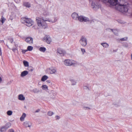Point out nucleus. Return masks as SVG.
I'll use <instances>...</instances> for the list:
<instances>
[{"mask_svg":"<svg viewBox=\"0 0 132 132\" xmlns=\"http://www.w3.org/2000/svg\"><path fill=\"white\" fill-rule=\"evenodd\" d=\"M70 80L71 83L72 85H76V82L74 79H70Z\"/></svg>","mask_w":132,"mask_h":132,"instance_id":"obj_23","label":"nucleus"},{"mask_svg":"<svg viewBox=\"0 0 132 132\" xmlns=\"http://www.w3.org/2000/svg\"><path fill=\"white\" fill-rule=\"evenodd\" d=\"M29 68H31V69L30 70L31 71H33V69H32V68L31 67H30Z\"/></svg>","mask_w":132,"mask_h":132,"instance_id":"obj_48","label":"nucleus"},{"mask_svg":"<svg viewBox=\"0 0 132 132\" xmlns=\"http://www.w3.org/2000/svg\"><path fill=\"white\" fill-rule=\"evenodd\" d=\"M64 64L67 66H70L74 65L75 63V61L72 60H65L64 61Z\"/></svg>","mask_w":132,"mask_h":132,"instance_id":"obj_6","label":"nucleus"},{"mask_svg":"<svg viewBox=\"0 0 132 132\" xmlns=\"http://www.w3.org/2000/svg\"><path fill=\"white\" fill-rule=\"evenodd\" d=\"M54 98V97H53V98Z\"/></svg>","mask_w":132,"mask_h":132,"instance_id":"obj_54","label":"nucleus"},{"mask_svg":"<svg viewBox=\"0 0 132 132\" xmlns=\"http://www.w3.org/2000/svg\"><path fill=\"white\" fill-rule=\"evenodd\" d=\"M77 20H78L81 22H87L89 21V19L88 18L82 16H78Z\"/></svg>","mask_w":132,"mask_h":132,"instance_id":"obj_7","label":"nucleus"},{"mask_svg":"<svg viewBox=\"0 0 132 132\" xmlns=\"http://www.w3.org/2000/svg\"><path fill=\"white\" fill-rule=\"evenodd\" d=\"M81 51L82 52L83 54H84V53L85 52V50L84 49L81 48Z\"/></svg>","mask_w":132,"mask_h":132,"instance_id":"obj_41","label":"nucleus"},{"mask_svg":"<svg viewBox=\"0 0 132 132\" xmlns=\"http://www.w3.org/2000/svg\"><path fill=\"white\" fill-rule=\"evenodd\" d=\"M118 7L119 10L121 12H126L128 11V7L127 5L119 4Z\"/></svg>","mask_w":132,"mask_h":132,"instance_id":"obj_3","label":"nucleus"},{"mask_svg":"<svg viewBox=\"0 0 132 132\" xmlns=\"http://www.w3.org/2000/svg\"><path fill=\"white\" fill-rule=\"evenodd\" d=\"M48 21L52 23H54L56 22L57 20V18H54V20H52L51 19L48 18Z\"/></svg>","mask_w":132,"mask_h":132,"instance_id":"obj_16","label":"nucleus"},{"mask_svg":"<svg viewBox=\"0 0 132 132\" xmlns=\"http://www.w3.org/2000/svg\"><path fill=\"white\" fill-rule=\"evenodd\" d=\"M18 99L20 100L24 101L25 100V97L22 94H21L18 96Z\"/></svg>","mask_w":132,"mask_h":132,"instance_id":"obj_15","label":"nucleus"},{"mask_svg":"<svg viewBox=\"0 0 132 132\" xmlns=\"http://www.w3.org/2000/svg\"><path fill=\"white\" fill-rule=\"evenodd\" d=\"M128 39V37H125L120 39V40L121 41H126Z\"/></svg>","mask_w":132,"mask_h":132,"instance_id":"obj_31","label":"nucleus"},{"mask_svg":"<svg viewBox=\"0 0 132 132\" xmlns=\"http://www.w3.org/2000/svg\"><path fill=\"white\" fill-rule=\"evenodd\" d=\"M46 82H47V83H50V82H51V81L50 80H47V81H46Z\"/></svg>","mask_w":132,"mask_h":132,"instance_id":"obj_50","label":"nucleus"},{"mask_svg":"<svg viewBox=\"0 0 132 132\" xmlns=\"http://www.w3.org/2000/svg\"><path fill=\"white\" fill-rule=\"evenodd\" d=\"M57 54H59L61 56H64L65 54V51L60 48L57 49Z\"/></svg>","mask_w":132,"mask_h":132,"instance_id":"obj_8","label":"nucleus"},{"mask_svg":"<svg viewBox=\"0 0 132 132\" xmlns=\"http://www.w3.org/2000/svg\"><path fill=\"white\" fill-rule=\"evenodd\" d=\"M11 124L10 123L8 122L6 124L5 126H4L5 127L6 130L7 129L11 126Z\"/></svg>","mask_w":132,"mask_h":132,"instance_id":"obj_21","label":"nucleus"},{"mask_svg":"<svg viewBox=\"0 0 132 132\" xmlns=\"http://www.w3.org/2000/svg\"><path fill=\"white\" fill-rule=\"evenodd\" d=\"M71 16L72 18L74 20H77L78 15V14L75 12L73 13L72 15Z\"/></svg>","mask_w":132,"mask_h":132,"instance_id":"obj_13","label":"nucleus"},{"mask_svg":"<svg viewBox=\"0 0 132 132\" xmlns=\"http://www.w3.org/2000/svg\"><path fill=\"white\" fill-rule=\"evenodd\" d=\"M101 45L105 48L108 47L109 46V44L106 43H102Z\"/></svg>","mask_w":132,"mask_h":132,"instance_id":"obj_19","label":"nucleus"},{"mask_svg":"<svg viewBox=\"0 0 132 132\" xmlns=\"http://www.w3.org/2000/svg\"><path fill=\"white\" fill-rule=\"evenodd\" d=\"M92 8H94L95 7V6H96L95 5V3L93 2H92Z\"/></svg>","mask_w":132,"mask_h":132,"instance_id":"obj_36","label":"nucleus"},{"mask_svg":"<svg viewBox=\"0 0 132 132\" xmlns=\"http://www.w3.org/2000/svg\"><path fill=\"white\" fill-rule=\"evenodd\" d=\"M46 71L48 74H55L56 72V69L54 67L48 68L47 69Z\"/></svg>","mask_w":132,"mask_h":132,"instance_id":"obj_5","label":"nucleus"},{"mask_svg":"<svg viewBox=\"0 0 132 132\" xmlns=\"http://www.w3.org/2000/svg\"><path fill=\"white\" fill-rule=\"evenodd\" d=\"M44 40L48 44H50L51 42V39L49 35H46L44 37Z\"/></svg>","mask_w":132,"mask_h":132,"instance_id":"obj_9","label":"nucleus"},{"mask_svg":"<svg viewBox=\"0 0 132 132\" xmlns=\"http://www.w3.org/2000/svg\"><path fill=\"white\" fill-rule=\"evenodd\" d=\"M111 30L112 31V32H113L114 34L117 35H118V31L116 30L111 29Z\"/></svg>","mask_w":132,"mask_h":132,"instance_id":"obj_27","label":"nucleus"},{"mask_svg":"<svg viewBox=\"0 0 132 132\" xmlns=\"http://www.w3.org/2000/svg\"><path fill=\"white\" fill-rule=\"evenodd\" d=\"M28 74V72L26 70L22 72L21 74V76L23 77L27 75Z\"/></svg>","mask_w":132,"mask_h":132,"instance_id":"obj_14","label":"nucleus"},{"mask_svg":"<svg viewBox=\"0 0 132 132\" xmlns=\"http://www.w3.org/2000/svg\"><path fill=\"white\" fill-rule=\"evenodd\" d=\"M12 50L14 52H15L16 50H17V49L16 48H13Z\"/></svg>","mask_w":132,"mask_h":132,"instance_id":"obj_42","label":"nucleus"},{"mask_svg":"<svg viewBox=\"0 0 132 132\" xmlns=\"http://www.w3.org/2000/svg\"><path fill=\"white\" fill-rule=\"evenodd\" d=\"M43 14L47 16L49 15L50 14V13L47 10H45L43 12Z\"/></svg>","mask_w":132,"mask_h":132,"instance_id":"obj_22","label":"nucleus"},{"mask_svg":"<svg viewBox=\"0 0 132 132\" xmlns=\"http://www.w3.org/2000/svg\"><path fill=\"white\" fill-rule=\"evenodd\" d=\"M9 132H14V131L12 129H10L9 130Z\"/></svg>","mask_w":132,"mask_h":132,"instance_id":"obj_46","label":"nucleus"},{"mask_svg":"<svg viewBox=\"0 0 132 132\" xmlns=\"http://www.w3.org/2000/svg\"><path fill=\"white\" fill-rule=\"evenodd\" d=\"M7 113L9 116H11L12 114V112L11 111H8L7 112Z\"/></svg>","mask_w":132,"mask_h":132,"instance_id":"obj_32","label":"nucleus"},{"mask_svg":"<svg viewBox=\"0 0 132 132\" xmlns=\"http://www.w3.org/2000/svg\"><path fill=\"white\" fill-rule=\"evenodd\" d=\"M7 47H8V48H9V46H7Z\"/></svg>","mask_w":132,"mask_h":132,"instance_id":"obj_53","label":"nucleus"},{"mask_svg":"<svg viewBox=\"0 0 132 132\" xmlns=\"http://www.w3.org/2000/svg\"><path fill=\"white\" fill-rule=\"evenodd\" d=\"M55 118L56 120H59L60 118V117L59 116H56L55 117Z\"/></svg>","mask_w":132,"mask_h":132,"instance_id":"obj_40","label":"nucleus"},{"mask_svg":"<svg viewBox=\"0 0 132 132\" xmlns=\"http://www.w3.org/2000/svg\"><path fill=\"white\" fill-rule=\"evenodd\" d=\"M84 88L85 89L88 90H90V88L86 86H84Z\"/></svg>","mask_w":132,"mask_h":132,"instance_id":"obj_38","label":"nucleus"},{"mask_svg":"<svg viewBox=\"0 0 132 132\" xmlns=\"http://www.w3.org/2000/svg\"><path fill=\"white\" fill-rule=\"evenodd\" d=\"M27 51V50H22V52L23 54H24Z\"/></svg>","mask_w":132,"mask_h":132,"instance_id":"obj_43","label":"nucleus"},{"mask_svg":"<svg viewBox=\"0 0 132 132\" xmlns=\"http://www.w3.org/2000/svg\"><path fill=\"white\" fill-rule=\"evenodd\" d=\"M43 89L44 90H45L46 89H47L48 87L46 85H43L42 86Z\"/></svg>","mask_w":132,"mask_h":132,"instance_id":"obj_34","label":"nucleus"},{"mask_svg":"<svg viewBox=\"0 0 132 132\" xmlns=\"http://www.w3.org/2000/svg\"><path fill=\"white\" fill-rule=\"evenodd\" d=\"M118 0H108V2L110 4L113 6H116L118 4Z\"/></svg>","mask_w":132,"mask_h":132,"instance_id":"obj_10","label":"nucleus"},{"mask_svg":"<svg viewBox=\"0 0 132 132\" xmlns=\"http://www.w3.org/2000/svg\"><path fill=\"white\" fill-rule=\"evenodd\" d=\"M40 111V110L39 109H37L36 110V111H35V112L36 113H37L38 112H39Z\"/></svg>","mask_w":132,"mask_h":132,"instance_id":"obj_45","label":"nucleus"},{"mask_svg":"<svg viewBox=\"0 0 132 132\" xmlns=\"http://www.w3.org/2000/svg\"><path fill=\"white\" fill-rule=\"evenodd\" d=\"M26 41L30 44H33V39L31 37H28L26 39Z\"/></svg>","mask_w":132,"mask_h":132,"instance_id":"obj_11","label":"nucleus"},{"mask_svg":"<svg viewBox=\"0 0 132 132\" xmlns=\"http://www.w3.org/2000/svg\"><path fill=\"white\" fill-rule=\"evenodd\" d=\"M21 22L28 27L31 26L34 23L33 21L30 19L26 18H22L21 20Z\"/></svg>","mask_w":132,"mask_h":132,"instance_id":"obj_2","label":"nucleus"},{"mask_svg":"<svg viewBox=\"0 0 132 132\" xmlns=\"http://www.w3.org/2000/svg\"><path fill=\"white\" fill-rule=\"evenodd\" d=\"M23 125L26 127H30L31 126L32 123L29 121H26L23 123Z\"/></svg>","mask_w":132,"mask_h":132,"instance_id":"obj_12","label":"nucleus"},{"mask_svg":"<svg viewBox=\"0 0 132 132\" xmlns=\"http://www.w3.org/2000/svg\"><path fill=\"white\" fill-rule=\"evenodd\" d=\"M131 59L132 60V54L131 55Z\"/></svg>","mask_w":132,"mask_h":132,"instance_id":"obj_52","label":"nucleus"},{"mask_svg":"<svg viewBox=\"0 0 132 132\" xmlns=\"http://www.w3.org/2000/svg\"><path fill=\"white\" fill-rule=\"evenodd\" d=\"M23 63L25 67H28L29 66V63L27 61H24Z\"/></svg>","mask_w":132,"mask_h":132,"instance_id":"obj_26","label":"nucleus"},{"mask_svg":"<svg viewBox=\"0 0 132 132\" xmlns=\"http://www.w3.org/2000/svg\"><path fill=\"white\" fill-rule=\"evenodd\" d=\"M36 20L37 24L39 27L44 29H45L47 27V24L46 22L48 21L47 18L37 17Z\"/></svg>","mask_w":132,"mask_h":132,"instance_id":"obj_1","label":"nucleus"},{"mask_svg":"<svg viewBox=\"0 0 132 132\" xmlns=\"http://www.w3.org/2000/svg\"><path fill=\"white\" fill-rule=\"evenodd\" d=\"M26 116V114L24 113H23L22 116L20 118V121H23L24 120V118Z\"/></svg>","mask_w":132,"mask_h":132,"instance_id":"obj_17","label":"nucleus"},{"mask_svg":"<svg viewBox=\"0 0 132 132\" xmlns=\"http://www.w3.org/2000/svg\"><path fill=\"white\" fill-rule=\"evenodd\" d=\"M82 109H83L86 110H90V108L89 107L86 106H83L82 107Z\"/></svg>","mask_w":132,"mask_h":132,"instance_id":"obj_33","label":"nucleus"},{"mask_svg":"<svg viewBox=\"0 0 132 132\" xmlns=\"http://www.w3.org/2000/svg\"><path fill=\"white\" fill-rule=\"evenodd\" d=\"M52 94H53V95L54 96H55L56 95V93L55 92H52Z\"/></svg>","mask_w":132,"mask_h":132,"instance_id":"obj_44","label":"nucleus"},{"mask_svg":"<svg viewBox=\"0 0 132 132\" xmlns=\"http://www.w3.org/2000/svg\"><path fill=\"white\" fill-rule=\"evenodd\" d=\"M79 42L82 46H85L87 44V39L85 36H82Z\"/></svg>","mask_w":132,"mask_h":132,"instance_id":"obj_4","label":"nucleus"},{"mask_svg":"<svg viewBox=\"0 0 132 132\" xmlns=\"http://www.w3.org/2000/svg\"><path fill=\"white\" fill-rule=\"evenodd\" d=\"M1 19L2 22V23H3L5 21V19L3 16H2Z\"/></svg>","mask_w":132,"mask_h":132,"instance_id":"obj_35","label":"nucleus"},{"mask_svg":"<svg viewBox=\"0 0 132 132\" xmlns=\"http://www.w3.org/2000/svg\"><path fill=\"white\" fill-rule=\"evenodd\" d=\"M40 90L36 88H35L33 90V92L35 93H38L40 92Z\"/></svg>","mask_w":132,"mask_h":132,"instance_id":"obj_29","label":"nucleus"},{"mask_svg":"<svg viewBox=\"0 0 132 132\" xmlns=\"http://www.w3.org/2000/svg\"><path fill=\"white\" fill-rule=\"evenodd\" d=\"M123 46L126 47H128V44L127 43H125L123 45Z\"/></svg>","mask_w":132,"mask_h":132,"instance_id":"obj_37","label":"nucleus"},{"mask_svg":"<svg viewBox=\"0 0 132 132\" xmlns=\"http://www.w3.org/2000/svg\"><path fill=\"white\" fill-rule=\"evenodd\" d=\"M6 131V129L4 126H2L0 128V132H5Z\"/></svg>","mask_w":132,"mask_h":132,"instance_id":"obj_24","label":"nucleus"},{"mask_svg":"<svg viewBox=\"0 0 132 132\" xmlns=\"http://www.w3.org/2000/svg\"><path fill=\"white\" fill-rule=\"evenodd\" d=\"M23 5L27 7H29L31 6L30 4L28 2H24L23 3Z\"/></svg>","mask_w":132,"mask_h":132,"instance_id":"obj_18","label":"nucleus"},{"mask_svg":"<svg viewBox=\"0 0 132 132\" xmlns=\"http://www.w3.org/2000/svg\"><path fill=\"white\" fill-rule=\"evenodd\" d=\"M46 50V48L44 47H40L39 48V50L42 52H44Z\"/></svg>","mask_w":132,"mask_h":132,"instance_id":"obj_28","label":"nucleus"},{"mask_svg":"<svg viewBox=\"0 0 132 132\" xmlns=\"http://www.w3.org/2000/svg\"><path fill=\"white\" fill-rule=\"evenodd\" d=\"M47 114L48 116H51L54 114V113L51 111H50L48 112Z\"/></svg>","mask_w":132,"mask_h":132,"instance_id":"obj_25","label":"nucleus"},{"mask_svg":"<svg viewBox=\"0 0 132 132\" xmlns=\"http://www.w3.org/2000/svg\"><path fill=\"white\" fill-rule=\"evenodd\" d=\"M14 45L16 48L18 46V45L17 44H15Z\"/></svg>","mask_w":132,"mask_h":132,"instance_id":"obj_51","label":"nucleus"},{"mask_svg":"<svg viewBox=\"0 0 132 132\" xmlns=\"http://www.w3.org/2000/svg\"><path fill=\"white\" fill-rule=\"evenodd\" d=\"M27 50L29 51H31L33 49V47L31 46H28L27 48Z\"/></svg>","mask_w":132,"mask_h":132,"instance_id":"obj_30","label":"nucleus"},{"mask_svg":"<svg viewBox=\"0 0 132 132\" xmlns=\"http://www.w3.org/2000/svg\"><path fill=\"white\" fill-rule=\"evenodd\" d=\"M48 78L47 76L46 75H44L42 78L41 80L42 81H44L47 80Z\"/></svg>","mask_w":132,"mask_h":132,"instance_id":"obj_20","label":"nucleus"},{"mask_svg":"<svg viewBox=\"0 0 132 132\" xmlns=\"http://www.w3.org/2000/svg\"><path fill=\"white\" fill-rule=\"evenodd\" d=\"M8 40H9L10 42L11 43H12L13 41V40L12 38H9L8 39Z\"/></svg>","mask_w":132,"mask_h":132,"instance_id":"obj_39","label":"nucleus"},{"mask_svg":"<svg viewBox=\"0 0 132 132\" xmlns=\"http://www.w3.org/2000/svg\"><path fill=\"white\" fill-rule=\"evenodd\" d=\"M2 81V78L1 77H0V83H1Z\"/></svg>","mask_w":132,"mask_h":132,"instance_id":"obj_49","label":"nucleus"},{"mask_svg":"<svg viewBox=\"0 0 132 132\" xmlns=\"http://www.w3.org/2000/svg\"><path fill=\"white\" fill-rule=\"evenodd\" d=\"M2 53L1 51V48L0 47V55L1 56L2 55Z\"/></svg>","mask_w":132,"mask_h":132,"instance_id":"obj_47","label":"nucleus"}]
</instances>
